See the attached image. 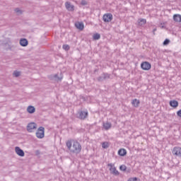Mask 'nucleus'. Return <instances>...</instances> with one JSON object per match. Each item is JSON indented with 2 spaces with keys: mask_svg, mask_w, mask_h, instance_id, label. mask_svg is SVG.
Listing matches in <instances>:
<instances>
[{
  "mask_svg": "<svg viewBox=\"0 0 181 181\" xmlns=\"http://www.w3.org/2000/svg\"><path fill=\"white\" fill-rule=\"evenodd\" d=\"M66 146L71 153L77 154L81 152V144L77 141H74L73 143L71 141H68L66 142Z\"/></svg>",
  "mask_w": 181,
  "mask_h": 181,
  "instance_id": "obj_1",
  "label": "nucleus"
},
{
  "mask_svg": "<svg viewBox=\"0 0 181 181\" xmlns=\"http://www.w3.org/2000/svg\"><path fill=\"white\" fill-rule=\"evenodd\" d=\"M108 168H110V172L112 175H114L115 176H118L119 175V172L117 170V168L115 166H114V164L112 163H109L107 164Z\"/></svg>",
  "mask_w": 181,
  "mask_h": 181,
  "instance_id": "obj_2",
  "label": "nucleus"
},
{
  "mask_svg": "<svg viewBox=\"0 0 181 181\" xmlns=\"http://www.w3.org/2000/svg\"><path fill=\"white\" fill-rule=\"evenodd\" d=\"M36 136H37V138H39L40 139L45 138V127H40L38 128V129L36 132Z\"/></svg>",
  "mask_w": 181,
  "mask_h": 181,
  "instance_id": "obj_3",
  "label": "nucleus"
},
{
  "mask_svg": "<svg viewBox=\"0 0 181 181\" xmlns=\"http://www.w3.org/2000/svg\"><path fill=\"white\" fill-rule=\"evenodd\" d=\"M88 115V112L79 111L77 114V117L79 118V119H86Z\"/></svg>",
  "mask_w": 181,
  "mask_h": 181,
  "instance_id": "obj_4",
  "label": "nucleus"
},
{
  "mask_svg": "<svg viewBox=\"0 0 181 181\" xmlns=\"http://www.w3.org/2000/svg\"><path fill=\"white\" fill-rule=\"evenodd\" d=\"M37 125L35 122L29 123L27 126V131L28 132H33V129H36Z\"/></svg>",
  "mask_w": 181,
  "mask_h": 181,
  "instance_id": "obj_5",
  "label": "nucleus"
},
{
  "mask_svg": "<svg viewBox=\"0 0 181 181\" xmlns=\"http://www.w3.org/2000/svg\"><path fill=\"white\" fill-rule=\"evenodd\" d=\"M103 21L106 23L111 22L112 21V14L111 13H106L103 16Z\"/></svg>",
  "mask_w": 181,
  "mask_h": 181,
  "instance_id": "obj_6",
  "label": "nucleus"
},
{
  "mask_svg": "<svg viewBox=\"0 0 181 181\" xmlns=\"http://www.w3.org/2000/svg\"><path fill=\"white\" fill-rule=\"evenodd\" d=\"M141 67L143 70H151V64L148 62L141 63Z\"/></svg>",
  "mask_w": 181,
  "mask_h": 181,
  "instance_id": "obj_7",
  "label": "nucleus"
},
{
  "mask_svg": "<svg viewBox=\"0 0 181 181\" xmlns=\"http://www.w3.org/2000/svg\"><path fill=\"white\" fill-rule=\"evenodd\" d=\"M173 154L175 156H181V148L180 147H174L173 149Z\"/></svg>",
  "mask_w": 181,
  "mask_h": 181,
  "instance_id": "obj_8",
  "label": "nucleus"
},
{
  "mask_svg": "<svg viewBox=\"0 0 181 181\" xmlns=\"http://www.w3.org/2000/svg\"><path fill=\"white\" fill-rule=\"evenodd\" d=\"M51 78L55 81H62L63 80V74L61 73L60 76H59V74L52 75Z\"/></svg>",
  "mask_w": 181,
  "mask_h": 181,
  "instance_id": "obj_9",
  "label": "nucleus"
},
{
  "mask_svg": "<svg viewBox=\"0 0 181 181\" xmlns=\"http://www.w3.org/2000/svg\"><path fill=\"white\" fill-rule=\"evenodd\" d=\"M65 7L69 12H73V11H74V5L71 4V3L69 1L65 3Z\"/></svg>",
  "mask_w": 181,
  "mask_h": 181,
  "instance_id": "obj_10",
  "label": "nucleus"
},
{
  "mask_svg": "<svg viewBox=\"0 0 181 181\" xmlns=\"http://www.w3.org/2000/svg\"><path fill=\"white\" fill-rule=\"evenodd\" d=\"M15 151H16V153H17L18 156H21V157L25 156V152L18 146L15 148Z\"/></svg>",
  "mask_w": 181,
  "mask_h": 181,
  "instance_id": "obj_11",
  "label": "nucleus"
},
{
  "mask_svg": "<svg viewBox=\"0 0 181 181\" xmlns=\"http://www.w3.org/2000/svg\"><path fill=\"white\" fill-rule=\"evenodd\" d=\"M107 78H110V75L108 74H103L98 78V81H104V80H107Z\"/></svg>",
  "mask_w": 181,
  "mask_h": 181,
  "instance_id": "obj_12",
  "label": "nucleus"
},
{
  "mask_svg": "<svg viewBox=\"0 0 181 181\" xmlns=\"http://www.w3.org/2000/svg\"><path fill=\"white\" fill-rule=\"evenodd\" d=\"M75 26L76 29H78L79 30H83L84 29V23L77 22L75 23Z\"/></svg>",
  "mask_w": 181,
  "mask_h": 181,
  "instance_id": "obj_13",
  "label": "nucleus"
},
{
  "mask_svg": "<svg viewBox=\"0 0 181 181\" xmlns=\"http://www.w3.org/2000/svg\"><path fill=\"white\" fill-rule=\"evenodd\" d=\"M140 101L138 99H133L132 100V105L133 107H135L136 108H138L139 107Z\"/></svg>",
  "mask_w": 181,
  "mask_h": 181,
  "instance_id": "obj_14",
  "label": "nucleus"
},
{
  "mask_svg": "<svg viewBox=\"0 0 181 181\" xmlns=\"http://www.w3.org/2000/svg\"><path fill=\"white\" fill-rule=\"evenodd\" d=\"M170 105L173 107V108H177V107L179 106V102H177V100H170Z\"/></svg>",
  "mask_w": 181,
  "mask_h": 181,
  "instance_id": "obj_15",
  "label": "nucleus"
},
{
  "mask_svg": "<svg viewBox=\"0 0 181 181\" xmlns=\"http://www.w3.org/2000/svg\"><path fill=\"white\" fill-rule=\"evenodd\" d=\"M28 40L25 38H22L20 40V45L21 46H23V47H25V46L28 45Z\"/></svg>",
  "mask_w": 181,
  "mask_h": 181,
  "instance_id": "obj_16",
  "label": "nucleus"
},
{
  "mask_svg": "<svg viewBox=\"0 0 181 181\" xmlns=\"http://www.w3.org/2000/svg\"><path fill=\"white\" fill-rule=\"evenodd\" d=\"M35 111H36V109L32 105L28 106L27 108V112L29 114H33Z\"/></svg>",
  "mask_w": 181,
  "mask_h": 181,
  "instance_id": "obj_17",
  "label": "nucleus"
},
{
  "mask_svg": "<svg viewBox=\"0 0 181 181\" xmlns=\"http://www.w3.org/2000/svg\"><path fill=\"white\" fill-rule=\"evenodd\" d=\"M118 155H119V156H125V155H127V150L124 148H120L118 151Z\"/></svg>",
  "mask_w": 181,
  "mask_h": 181,
  "instance_id": "obj_18",
  "label": "nucleus"
},
{
  "mask_svg": "<svg viewBox=\"0 0 181 181\" xmlns=\"http://www.w3.org/2000/svg\"><path fill=\"white\" fill-rule=\"evenodd\" d=\"M137 22H138L139 26H144V25L146 23V19L139 18Z\"/></svg>",
  "mask_w": 181,
  "mask_h": 181,
  "instance_id": "obj_19",
  "label": "nucleus"
},
{
  "mask_svg": "<svg viewBox=\"0 0 181 181\" xmlns=\"http://www.w3.org/2000/svg\"><path fill=\"white\" fill-rule=\"evenodd\" d=\"M173 19L175 22H181V15L180 14L174 15Z\"/></svg>",
  "mask_w": 181,
  "mask_h": 181,
  "instance_id": "obj_20",
  "label": "nucleus"
},
{
  "mask_svg": "<svg viewBox=\"0 0 181 181\" xmlns=\"http://www.w3.org/2000/svg\"><path fill=\"white\" fill-rule=\"evenodd\" d=\"M111 127L112 124L110 122L103 123V127L105 128V129H106V131H108V129H110Z\"/></svg>",
  "mask_w": 181,
  "mask_h": 181,
  "instance_id": "obj_21",
  "label": "nucleus"
},
{
  "mask_svg": "<svg viewBox=\"0 0 181 181\" xmlns=\"http://www.w3.org/2000/svg\"><path fill=\"white\" fill-rule=\"evenodd\" d=\"M101 35L98 33L94 34L93 35V39L94 40H98L99 39H100Z\"/></svg>",
  "mask_w": 181,
  "mask_h": 181,
  "instance_id": "obj_22",
  "label": "nucleus"
},
{
  "mask_svg": "<svg viewBox=\"0 0 181 181\" xmlns=\"http://www.w3.org/2000/svg\"><path fill=\"white\" fill-rule=\"evenodd\" d=\"M15 13L18 14V15H22V10H20L19 8H15Z\"/></svg>",
  "mask_w": 181,
  "mask_h": 181,
  "instance_id": "obj_23",
  "label": "nucleus"
},
{
  "mask_svg": "<svg viewBox=\"0 0 181 181\" xmlns=\"http://www.w3.org/2000/svg\"><path fill=\"white\" fill-rule=\"evenodd\" d=\"M119 169L122 172H125L127 170V166L125 165H120Z\"/></svg>",
  "mask_w": 181,
  "mask_h": 181,
  "instance_id": "obj_24",
  "label": "nucleus"
},
{
  "mask_svg": "<svg viewBox=\"0 0 181 181\" xmlns=\"http://www.w3.org/2000/svg\"><path fill=\"white\" fill-rule=\"evenodd\" d=\"M62 48L64 49V50H70V46H69V45H64L62 46Z\"/></svg>",
  "mask_w": 181,
  "mask_h": 181,
  "instance_id": "obj_25",
  "label": "nucleus"
},
{
  "mask_svg": "<svg viewBox=\"0 0 181 181\" xmlns=\"http://www.w3.org/2000/svg\"><path fill=\"white\" fill-rule=\"evenodd\" d=\"M102 148H103L104 149H107V148H108V143L107 142H103L102 144Z\"/></svg>",
  "mask_w": 181,
  "mask_h": 181,
  "instance_id": "obj_26",
  "label": "nucleus"
},
{
  "mask_svg": "<svg viewBox=\"0 0 181 181\" xmlns=\"http://www.w3.org/2000/svg\"><path fill=\"white\" fill-rule=\"evenodd\" d=\"M13 76H15V77H19V76H21V72L18 71H14Z\"/></svg>",
  "mask_w": 181,
  "mask_h": 181,
  "instance_id": "obj_27",
  "label": "nucleus"
},
{
  "mask_svg": "<svg viewBox=\"0 0 181 181\" xmlns=\"http://www.w3.org/2000/svg\"><path fill=\"white\" fill-rule=\"evenodd\" d=\"M168 43H170V40H168V39H165V40H164L163 45L164 46H167V45H168Z\"/></svg>",
  "mask_w": 181,
  "mask_h": 181,
  "instance_id": "obj_28",
  "label": "nucleus"
},
{
  "mask_svg": "<svg viewBox=\"0 0 181 181\" xmlns=\"http://www.w3.org/2000/svg\"><path fill=\"white\" fill-rule=\"evenodd\" d=\"M128 181H139V180L136 177H132L129 179Z\"/></svg>",
  "mask_w": 181,
  "mask_h": 181,
  "instance_id": "obj_29",
  "label": "nucleus"
},
{
  "mask_svg": "<svg viewBox=\"0 0 181 181\" xmlns=\"http://www.w3.org/2000/svg\"><path fill=\"white\" fill-rule=\"evenodd\" d=\"M81 4V5H83V6L87 5V1L86 0H82Z\"/></svg>",
  "mask_w": 181,
  "mask_h": 181,
  "instance_id": "obj_30",
  "label": "nucleus"
},
{
  "mask_svg": "<svg viewBox=\"0 0 181 181\" xmlns=\"http://www.w3.org/2000/svg\"><path fill=\"white\" fill-rule=\"evenodd\" d=\"M177 117H180L181 118V110H180L177 112Z\"/></svg>",
  "mask_w": 181,
  "mask_h": 181,
  "instance_id": "obj_31",
  "label": "nucleus"
},
{
  "mask_svg": "<svg viewBox=\"0 0 181 181\" xmlns=\"http://www.w3.org/2000/svg\"><path fill=\"white\" fill-rule=\"evenodd\" d=\"M155 32H156V28H154V29L153 30V35H155Z\"/></svg>",
  "mask_w": 181,
  "mask_h": 181,
  "instance_id": "obj_32",
  "label": "nucleus"
}]
</instances>
